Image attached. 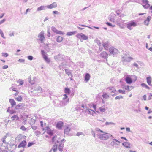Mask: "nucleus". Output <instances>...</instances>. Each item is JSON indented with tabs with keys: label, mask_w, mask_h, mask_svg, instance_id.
<instances>
[{
	"label": "nucleus",
	"mask_w": 152,
	"mask_h": 152,
	"mask_svg": "<svg viewBox=\"0 0 152 152\" xmlns=\"http://www.w3.org/2000/svg\"><path fill=\"white\" fill-rule=\"evenodd\" d=\"M95 130L97 133L99 138L100 139L105 140L109 138L110 134L107 133L103 131L98 128H96Z\"/></svg>",
	"instance_id": "1"
},
{
	"label": "nucleus",
	"mask_w": 152,
	"mask_h": 152,
	"mask_svg": "<svg viewBox=\"0 0 152 152\" xmlns=\"http://www.w3.org/2000/svg\"><path fill=\"white\" fill-rule=\"evenodd\" d=\"M137 78L135 76L128 75L126 77L125 80L127 83L131 84L133 82H135Z\"/></svg>",
	"instance_id": "2"
},
{
	"label": "nucleus",
	"mask_w": 152,
	"mask_h": 152,
	"mask_svg": "<svg viewBox=\"0 0 152 152\" xmlns=\"http://www.w3.org/2000/svg\"><path fill=\"white\" fill-rule=\"evenodd\" d=\"M44 31H42L39 33L38 35L37 40L40 41L41 43H42L45 40V37L44 35Z\"/></svg>",
	"instance_id": "3"
},
{
	"label": "nucleus",
	"mask_w": 152,
	"mask_h": 152,
	"mask_svg": "<svg viewBox=\"0 0 152 152\" xmlns=\"http://www.w3.org/2000/svg\"><path fill=\"white\" fill-rule=\"evenodd\" d=\"M54 58L56 61H59L64 60L65 57L64 55L59 54L58 55L55 56Z\"/></svg>",
	"instance_id": "4"
},
{
	"label": "nucleus",
	"mask_w": 152,
	"mask_h": 152,
	"mask_svg": "<svg viewBox=\"0 0 152 152\" xmlns=\"http://www.w3.org/2000/svg\"><path fill=\"white\" fill-rule=\"evenodd\" d=\"M64 141H65V140L64 139H63L61 140L60 141H59L58 140H57L56 141L57 143H59V144L58 146V150L61 152H62L63 151V148L64 147Z\"/></svg>",
	"instance_id": "5"
},
{
	"label": "nucleus",
	"mask_w": 152,
	"mask_h": 152,
	"mask_svg": "<svg viewBox=\"0 0 152 152\" xmlns=\"http://www.w3.org/2000/svg\"><path fill=\"white\" fill-rule=\"evenodd\" d=\"M137 25L136 22L134 21H132L127 24L126 26L127 28L130 30L132 29V26L135 27Z\"/></svg>",
	"instance_id": "6"
},
{
	"label": "nucleus",
	"mask_w": 152,
	"mask_h": 152,
	"mask_svg": "<svg viewBox=\"0 0 152 152\" xmlns=\"http://www.w3.org/2000/svg\"><path fill=\"white\" fill-rule=\"evenodd\" d=\"M76 37L81 42L86 40V35L83 33H78L77 34Z\"/></svg>",
	"instance_id": "7"
},
{
	"label": "nucleus",
	"mask_w": 152,
	"mask_h": 152,
	"mask_svg": "<svg viewBox=\"0 0 152 152\" xmlns=\"http://www.w3.org/2000/svg\"><path fill=\"white\" fill-rule=\"evenodd\" d=\"M142 6L145 9H148L150 7V4L148 3V1L146 0H142Z\"/></svg>",
	"instance_id": "8"
},
{
	"label": "nucleus",
	"mask_w": 152,
	"mask_h": 152,
	"mask_svg": "<svg viewBox=\"0 0 152 152\" xmlns=\"http://www.w3.org/2000/svg\"><path fill=\"white\" fill-rule=\"evenodd\" d=\"M57 5L56 2H54L51 4L48 5L47 6V8L50 9H51L53 8H56L57 7Z\"/></svg>",
	"instance_id": "9"
},
{
	"label": "nucleus",
	"mask_w": 152,
	"mask_h": 152,
	"mask_svg": "<svg viewBox=\"0 0 152 152\" xmlns=\"http://www.w3.org/2000/svg\"><path fill=\"white\" fill-rule=\"evenodd\" d=\"M109 51L111 54L114 55L117 54L118 51L117 49L112 47L110 48Z\"/></svg>",
	"instance_id": "10"
},
{
	"label": "nucleus",
	"mask_w": 152,
	"mask_h": 152,
	"mask_svg": "<svg viewBox=\"0 0 152 152\" xmlns=\"http://www.w3.org/2000/svg\"><path fill=\"white\" fill-rule=\"evenodd\" d=\"M63 125V123L61 121H59L56 124V127L59 129H62Z\"/></svg>",
	"instance_id": "11"
},
{
	"label": "nucleus",
	"mask_w": 152,
	"mask_h": 152,
	"mask_svg": "<svg viewBox=\"0 0 152 152\" xmlns=\"http://www.w3.org/2000/svg\"><path fill=\"white\" fill-rule=\"evenodd\" d=\"M27 144V142L26 140H23L18 145V147L19 148L23 147V148H25Z\"/></svg>",
	"instance_id": "12"
},
{
	"label": "nucleus",
	"mask_w": 152,
	"mask_h": 152,
	"mask_svg": "<svg viewBox=\"0 0 152 152\" xmlns=\"http://www.w3.org/2000/svg\"><path fill=\"white\" fill-rule=\"evenodd\" d=\"M120 142L115 139H114L111 143V144L113 146H115L119 144Z\"/></svg>",
	"instance_id": "13"
},
{
	"label": "nucleus",
	"mask_w": 152,
	"mask_h": 152,
	"mask_svg": "<svg viewBox=\"0 0 152 152\" xmlns=\"http://www.w3.org/2000/svg\"><path fill=\"white\" fill-rule=\"evenodd\" d=\"M151 16H148L146 19L144 21V24L146 26H148L149 24V22L151 20Z\"/></svg>",
	"instance_id": "14"
},
{
	"label": "nucleus",
	"mask_w": 152,
	"mask_h": 152,
	"mask_svg": "<svg viewBox=\"0 0 152 152\" xmlns=\"http://www.w3.org/2000/svg\"><path fill=\"white\" fill-rule=\"evenodd\" d=\"M87 113L90 115H91L92 116H94L96 114V112L93 110L91 109H88L87 110Z\"/></svg>",
	"instance_id": "15"
},
{
	"label": "nucleus",
	"mask_w": 152,
	"mask_h": 152,
	"mask_svg": "<svg viewBox=\"0 0 152 152\" xmlns=\"http://www.w3.org/2000/svg\"><path fill=\"white\" fill-rule=\"evenodd\" d=\"M47 8V6H41L37 8V11H39L41 10H45Z\"/></svg>",
	"instance_id": "16"
},
{
	"label": "nucleus",
	"mask_w": 152,
	"mask_h": 152,
	"mask_svg": "<svg viewBox=\"0 0 152 152\" xmlns=\"http://www.w3.org/2000/svg\"><path fill=\"white\" fill-rule=\"evenodd\" d=\"M70 130V128L69 127V126H66L64 130V133L66 134H68Z\"/></svg>",
	"instance_id": "17"
},
{
	"label": "nucleus",
	"mask_w": 152,
	"mask_h": 152,
	"mask_svg": "<svg viewBox=\"0 0 152 152\" xmlns=\"http://www.w3.org/2000/svg\"><path fill=\"white\" fill-rule=\"evenodd\" d=\"M9 102L11 105L12 108H13L14 106L16 105L15 102L12 99H10Z\"/></svg>",
	"instance_id": "18"
},
{
	"label": "nucleus",
	"mask_w": 152,
	"mask_h": 152,
	"mask_svg": "<svg viewBox=\"0 0 152 152\" xmlns=\"http://www.w3.org/2000/svg\"><path fill=\"white\" fill-rule=\"evenodd\" d=\"M47 133L50 135H52L53 134V131L51 130L50 128L49 127L47 128Z\"/></svg>",
	"instance_id": "19"
},
{
	"label": "nucleus",
	"mask_w": 152,
	"mask_h": 152,
	"mask_svg": "<svg viewBox=\"0 0 152 152\" xmlns=\"http://www.w3.org/2000/svg\"><path fill=\"white\" fill-rule=\"evenodd\" d=\"M12 108V107H9L7 110V112L10 113L11 114L14 113L15 112V111Z\"/></svg>",
	"instance_id": "20"
},
{
	"label": "nucleus",
	"mask_w": 152,
	"mask_h": 152,
	"mask_svg": "<svg viewBox=\"0 0 152 152\" xmlns=\"http://www.w3.org/2000/svg\"><path fill=\"white\" fill-rule=\"evenodd\" d=\"M147 79V82L149 86H151V83L152 81V78L151 77H147L146 78Z\"/></svg>",
	"instance_id": "21"
},
{
	"label": "nucleus",
	"mask_w": 152,
	"mask_h": 152,
	"mask_svg": "<svg viewBox=\"0 0 152 152\" xmlns=\"http://www.w3.org/2000/svg\"><path fill=\"white\" fill-rule=\"evenodd\" d=\"M12 121H13L15 120H18L19 119V117L16 115H14L11 117Z\"/></svg>",
	"instance_id": "22"
},
{
	"label": "nucleus",
	"mask_w": 152,
	"mask_h": 152,
	"mask_svg": "<svg viewBox=\"0 0 152 152\" xmlns=\"http://www.w3.org/2000/svg\"><path fill=\"white\" fill-rule=\"evenodd\" d=\"M57 149V145H54L53 148L49 152H56Z\"/></svg>",
	"instance_id": "23"
},
{
	"label": "nucleus",
	"mask_w": 152,
	"mask_h": 152,
	"mask_svg": "<svg viewBox=\"0 0 152 152\" xmlns=\"http://www.w3.org/2000/svg\"><path fill=\"white\" fill-rule=\"evenodd\" d=\"M122 145L125 147L126 148H129L130 145L129 143L127 142H125L122 143Z\"/></svg>",
	"instance_id": "24"
},
{
	"label": "nucleus",
	"mask_w": 152,
	"mask_h": 152,
	"mask_svg": "<svg viewBox=\"0 0 152 152\" xmlns=\"http://www.w3.org/2000/svg\"><path fill=\"white\" fill-rule=\"evenodd\" d=\"M36 80V78L34 77L32 80H31V77H29L28 78V80L29 82L32 85H33L34 83V82Z\"/></svg>",
	"instance_id": "25"
},
{
	"label": "nucleus",
	"mask_w": 152,
	"mask_h": 152,
	"mask_svg": "<svg viewBox=\"0 0 152 152\" xmlns=\"http://www.w3.org/2000/svg\"><path fill=\"white\" fill-rule=\"evenodd\" d=\"M23 138V136L21 134H19L15 138V140L19 141Z\"/></svg>",
	"instance_id": "26"
},
{
	"label": "nucleus",
	"mask_w": 152,
	"mask_h": 152,
	"mask_svg": "<svg viewBox=\"0 0 152 152\" xmlns=\"http://www.w3.org/2000/svg\"><path fill=\"white\" fill-rule=\"evenodd\" d=\"M23 107V104L22 103H20L16 105L15 107V110H18L20 108Z\"/></svg>",
	"instance_id": "27"
},
{
	"label": "nucleus",
	"mask_w": 152,
	"mask_h": 152,
	"mask_svg": "<svg viewBox=\"0 0 152 152\" xmlns=\"http://www.w3.org/2000/svg\"><path fill=\"white\" fill-rule=\"evenodd\" d=\"M69 102V99H66V100H62L61 102H62V104L63 105H66L67 103Z\"/></svg>",
	"instance_id": "28"
},
{
	"label": "nucleus",
	"mask_w": 152,
	"mask_h": 152,
	"mask_svg": "<svg viewBox=\"0 0 152 152\" xmlns=\"http://www.w3.org/2000/svg\"><path fill=\"white\" fill-rule=\"evenodd\" d=\"M63 40V38L62 37L59 36L57 37L56 40L58 42H61Z\"/></svg>",
	"instance_id": "29"
},
{
	"label": "nucleus",
	"mask_w": 152,
	"mask_h": 152,
	"mask_svg": "<svg viewBox=\"0 0 152 152\" xmlns=\"http://www.w3.org/2000/svg\"><path fill=\"white\" fill-rule=\"evenodd\" d=\"M35 90L38 92H41L42 91V89L39 86H38L35 89Z\"/></svg>",
	"instance_id": "30"
},
{
	"label": "nucleus",
	"mask_w": 152,
	"mask_h": 152,
	"mask_svg": "<svg viewBox=\"0 0 152 152\" xmlns=\"http://www.w3.org/2000/svg\"><path fill=\"white\" fill-rule=\"evenodd\" d=\"M77 33V32L76 31L68 32L66 33V35L68 36H70L76 34Z\"/></svg>",
	"instance_id": "31"
},
{
	"label": "nucleus",
	"mask_w": 152,
	"mask_h": 152,
	"mask_svg": "<svg viewBox=\"0 0 152 152\" xmlns=\"http://www.w3.org/2000/svg\"><path fill=\"white\" fill-rule=\"evenodd\" d=\"M102 97L104 99H107L109 97V96L107 93H104L102 95Z\"/></svg>",
	"instance_id": "32"
},
{
	"label": "nucleus",
	"mask_w": 152,
	"mask_h": 152,
	"mask_svg": "<svg viewBox=\"0 0 152 152\" xmlns=\"http://www.w3.org/2000/svg\"><path fill=\"white\" fill-rule=\"evenodd\" d=\"M99 111L101 112H104L106 110V109L104 107H102L99 108Z\"/></svg>",
	"instance_id": "33"
},
{
	"label": "nucleus",
	"mask_w": 152,
	"mask_h": 152,
	"mask_svg": "<svg viewBox=\"0 0 152 152\" xmlns=\"http://www.w3.org/2000/svg\"><path fill=\"white\" fill-rule=\"evenodd\" d=\"M15 99L18 101H21L22 100V97L21 96H18L15 97Z\"/></svg>",
	"instance_id": "34"
},
{
	"label": "nucleus",
	"mask_w": 152,
	"mask_h": 152,
	"mask_svg": "<svg viewBox=\"0 0 152 152\" xmlns=\"http://www.w3.org/2000/svg\"><path fill=\"white\" fill-rule=\"evenodd\" d=\"M65 71L66 73V74H67L68 76H70L71 75L72 73L71 72V71L68 69H65Z\"/></svg>",
	"instance_id": "35"
},
{
	"label": "nucleus",
	"mask_w": 152,
	"mask_h": 152,
	"mask_svg": "<svg viewBox=\"0 0 152 152\" xmlns=\"http://www.w3.org/2000/svg\"><path fill=\"white\" fill-rule=\"evenodd\" d=\"M43 58L47 62V63H48L50 62V59L48 58L46 56H45L44 57H43Z\"/></svg>",
	"instance_id": "36"
},
{
	"label": "nucleus",
	"mask_w": 152,
	"mask_h": 152,
	"mask_svg": "<svg viewBox=\"0 0 152 152\" xmlns=\"http://www.w3.org/2000/svg\"><path fill=\"white\" fill-rule=\"evenodd\" d=\"M35 122V119H33V118H31V119L30 121V124L31 125H32L34 124Z\"/></svg>",
	"instance_id": "37"
},
{
	"label": "nucleus",
	"mask_w": 152,
	"mask_h": 152,
	"mask_svg": "<svg viewBox=\"0 0 152 152\" xmlns=\"http://www.w3.org/2000/svg\"><path fill=\"white\" fill-rule=\"evenodd\" d=\"M65 93L67 94H69L70 89L69 88H66L64 90Z\"/></svg>",
	"instance_id": "38"
},
{
	"label": "nucleus",
	"mask_w": 152,
	"mask_h": 152,
	"mask_svg": "<svg viewBox=\"0 0 152 152\" xmlns=\"http://www.w3.org/2000/svg\"><path fill=\"white\" fill-rule=\"evenodd\" d=\"M7 136L6 135H5L4 136V137L2 138L1 140L2 141V142L4 143H6V142L5 141V139L7 138Z\"/></svg>",
	"instance_id": "39"
},
{
	"label": "nucleus",
	"mask_w": 152,
	"mask_h": 152,
	"mask_svg": "<svg viewBox=\"0 0 152 152\" xmlns=\"http://www.w3.org/2000/svg\"><path fill=\"white\" fill-rule=\"evenodd\" d=\"M36 136H39V135H40L41 134V132L39 131H35L34 132Z\"/></svg>",
	"instance_id": "40"
},
{
	"label": "nucleus",
	"mask_w": 152,
	"mask_h": 152,
	"mask_svg": "<svg viewBox=\"0 0 152 152\" xmlns=\"http://www.w3.org/2000/svg\"><path fill=\"white\" fill-rule=\"evenodd\" d=\"M79 26H81L83 27V28H82V27H80L78 26H77V27L80 30H81L83 29L84 28V27H86V25H80V24H79Z\"/></svg>",
	"instance_id": "41"
},
{
	"label": "nucleus",
	"mask_w": 152,
	"mask_h": 152,
	"mask_svg": "<svg viewBox=\"0 0 152 152\" xmlns=\"http://www.w3.org/2000/svg\"><path fill=\"white\" fill-rule=\"evenodd\" d=\"M0 34L1 36L4 39H5V37L4 36V33L1 29H0Z\"/></svg>",
	"instance_id": "42"
},
{
	"label": "nucleus",
	"mask_w": 152,
	"mask_h": 152,
	"mask_svg": "<svg viewBox=\"0 0 152 152\" xmlns=\"http://www.w3.org/2000/svg\"><path fill=\"white\" fill-rule=\"evenodd\" d=\"M51 30L54 32L56 33L58 31L56 28L53 26L51 27Z\"/></svg>",
	"instance_id": "43"
},
{
	"label": "nucleus",
	"mask_w": 152,
	"mask_h": 152,
	"mask_svg": "<svg viewBox=\"0 0 152 152\" xmlns=\"http://www.w3.org/2000/svg\"><path fill=\"white\" fill-rule=\"evenodd\" d=\"M141 86H142L145 87L146 88L149 89H150L149 87L146 84L144 83H142L141 84Z\"/></svg>",
	"instance_id": "44"
},
{
	"label": "nucleus",
	"mask_w": 152,
	"mask_h": 152,
	"mask_svg": "<svg viewBox=\"0 0 152 152\" xmlns=\"http://www.w3.org/2000/svg\"><path fill=\"white\" fill-rule=\"evenodd\" d=\"M18 83L20 85H22L23 83V81L21 79H19V80L18 81Z\"/></svg>",
	"instance_id": "45"
},
{
	"label": "nucleus",
	"mask_w": 152,
	"mask_h": 152,
	"mask_svg": "<svg viewBox=\"0 0 152 152\" xmlns=\"http://www.w3.org/2000/svg\"><path fill=\"white\" fill-rule=\"evenodd\" d=\"M90 77V75L89 74H86V82L88 81L89 80Z\"/></svg>",
	"instance_id": "46"
},
{
	"label": "nucleus",
	"mask_w": 152,
	"mask_h": 152,
	"mask_svg": "<svg viewBox=\"0 0 152 152\" xmlns=\"http://www.w3.org/2000/svg\"><path fill=\"white\" fill-rule=\"evenodd\" d=\"M123 97L122 96H117L116 97H115V99L117 100V99H122L123 98Z\"/></svg>",
	"instance_id": "47"
},
{
	"label": "nucleus",
	"mask_w": 152,
	"mask_h": 152,
	"mask_svg": "<svg viewBox=\"0 0 152 152\" xmlns=\"http://www.w3.org/2000/svg\"><path fill=\"white\" fill-rule=\"evenodd\" d=\"M41 54L43 57H44L45 56H46V55H45L46 53L43 50H42L41 51Z\"/></svg>",
	"instance_id": "48"
},
{
	"label": "nucleus",
	"mask_w": 152,
	"mask_h": 152,
	"mask_svg": "<svg viewBox=\"0 0 152 152\" xmlns=\"http://www.w3.org/2000/svg\"><path fill=\"white\" fill-rule=\"evenodd\" d=\"M20 129L23 131H26V129L24 127V126H22L20 128Z\"/></svg>",
	"instance_id": "49"
},
{
	"label": "nucleus",
	"mask_w": 152,
	"mask_h": 152,
	"mask_svg": "<svg viewBox=\"0 0 152 152\" xmlns=\"http://www.w3.org/2000/svg\"><path fill=\"white\" fill-rule=\"evenodd\" d=\"M130 87L128 86H125V89L126 90H127L128 91H130Z\"/></svg>",
	"instance_id": "50"
},
{
	"label": "nucleus",
	"mask_w": 152,
	"mask_h": 152,
	"mask_svg": "<svg viewBox=\"0 0 152 152\" xmlns=\"http://www.w3.org/2000/svg\"><path fill=\"white\" fill-rule=\"evenodd\" d=\"M28 59L30 60H32L33 59V57L31 56H29L27 57Z\"/></svg>",
	"instance_id": "51"
},
{
	"label": "nucleus",
	"mask_w": 152,
	"mask_h": 152,
	"mask_svg": "<svg viewBox=\"0 0 152 152\" xmlns=\"http://www.w3.org/2000/svg\"><path fill=\"white\" fill-rule=\"evenodd\" d=\"M118 91L119 93H121L122 94H125V91L124 90H122L121 89H119L118 90Z\"/></svg>",
	"instance_id": "52"
},
{
	"label": "nucleus",
	"mask_w": 152,
	"mask_h": 152,
	"mask_svg": "<svg viewBox=\"0 0 152 152\" xmlns=\"http://www.w3.org/2000/svg\"><path fill=\"white\" fill-rule=\"evenodd\" d=\"M53 13L56 15H60V13L57 11H54L53 12Z\"/></svg>",
	"instance_id": "53"
},
{
	"label": "nucleus",
	"mask_w": 152,
	"mask_h": 152,
	"mask_svg": "<svg viewBox=\"0 0 152 152\" xmlns=\"http://www.w3.org/2000/svg\"><path fill=\"white\" fill-rule=\"evenodd\" d=\"M34 144L33 142H29L28 145V147H29L31 146Z\"/></svg>",
	"instance_id": "54"
},
{
	"label": "nucleus",
	"mask_w": 152,
	"mask_h": 152,
	"mask_svg": "<svg viewBox=\"0 0 152 152\" xmlns=\"http://www.w3.org/2000/svg\"><path fill=\"white\" fill-rule=\"evenodd\" d=\"M103 46L104 47L105 49H107V47L108 46V45L107 43H104L103 44Z\"/></svg>",
	"instance_id": "55"
},
{
	"label": "nucleus",
	"mask_w": 152,
	"mask_h": 152,
	"mask_svg": "<svg viewBox=\"0 0 152 152\" xmlns=\"http://www.w3.org/2000/svg\"><path fill=\"white\" fill-rule=\"evenodd\" d=\"M67 96L66 94H64V97L63 98V100H66V99H67Z\"/></svg>",
	"instance_id": "56"
},
{
	"label": "nucleus",
	"mask_w": 152,
	"mask_h": 152,
	"mask_svg": "<svg viewBox=\"0 0 152 152\" xmlns=\"http://www.w3.org/2000/svg\"><path fill=\"white\" fill-rule=\"evenodd\" d=\"M56 33L58 34H63V32L61 31L58 30Z\"/></svg>",
	"instance_id": "57"
},
{
	"label": "nucleus",
	"mask_w": 152,
	"mask_h": 152,
	"mask_svg": "<svg viewBox=\"0 0 152 152\" xmlns=\"http://www.w3.org/2000/svg\"><path fill=\"white\" fill-rule=\"evenodd\" d=\"M6 21V19H4L1 21H0V25L2 24Z\"/></svg>",
	"instance_id": "58"
},
{
	"label": "nucleus",
	"mask_w": 152,
	"mask_h": 152,
	"mask_svg": "<svg viewBox=\"0 0 152 152\" xmlns=\"http://www.w3.org/2000/svg\"><path fill=\"white\" fill-rule=\"evenodd\" d=\"M2 55L4 57H7L8 56V54L7 53H2Z\"/></svg>",
	"instance_id": "59"
},
{
	"label": "nucleus",
	"mask_w": 152,
	"mask_h": 152,
	"mask_svg": "<svg viewBox=\"0 0 152 152\" xmlns=\"http://www.w3.org/2000/svg\"><path fill=\"white\" fill-rule=\"evenodd\" d=\"M57 136H55L53 137V138L52 139V141L53 142H54L56 140V139L57 138Z\"/></svg>",
	"instance_id": "60"
},
{
	"label": "nucleus",
	"mask_w": 152,
	"mask_h": 152,
	"mask_svg": "<svg viewBox=\"0 0 152 152\" xmlns=\"http://www.w3.org/2000/svg\"><path fill=\"white\" fill-rule=\"evenodd\" d=\"M10 121V120H5L4 121L6 123V124H5V125L6 126L8 124V123Z\"/></svg>",
	"instance_id": "61"
},
{
	"label": "nucleus",
	"mask_w": 152,
	"mask_h": 152,
	"mask_svg": "<svg viewBox=\"0 0 152 152\" xmlns=\"http://www.w3.org/2000/svg\"><path fill=\"white\" fill-rule=\"evenodd\" d=\"M18 61L20 62H24L25 61V60L23 59H19Z\"/></svg>",
	"instance_id": "62"
},
{
	"label": "nucleus",
	"mask_w": 152,
	"mask_h": 152,
	"mask_svg": "<svg viewBox=\"0 0 152 152\" xmlns=\"http://www.w3.org/2000/svg\"><path fill=\"white\" fill-rule=\"evenodd\" d=\"M31 128L34 130H36L37 129V127L36 126H31Z\"/></svg>",
	"instance_id": "63"
},
{
	"label": "nucleus",
	"mask_w": 152,
	"mask_h": 152,
	"mask_svg": "<svg viewBox=\"0 0 152 152\" xmlns=\"http://www.w3.org/2000/svg\"><path fill=\"white\" fill-rule=\"evenodd\" d=\"M82 134V132H79L77 133L76 135L77 136H79L80 135Z\"/></svg>",
	"instance_id": "64"
}]
</instances>
